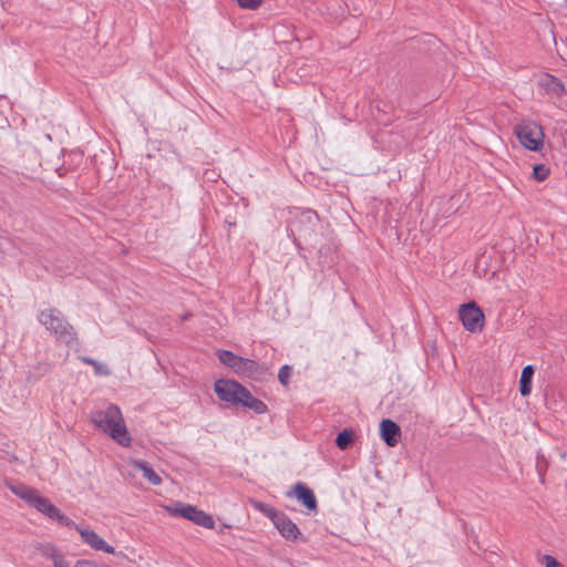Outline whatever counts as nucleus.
Wrapping results in <instances>:
<instances>
[{
  "mask_svg": "<svg viewBox=\"0 0 567 567\" xmlns=\"http://www.w3.org/2000/svg\"><path fill=\"white\" fill-rule=\"evenodd\" d=\"M214 391L219 400L233 405H243L258 414L267 412V405L240 383L229 379H218L214 383Z\"/></svg>",
  "mask_w": 567,
  "mask_h": 567,
  "instance_id": "obj_1",
  "label": "nucleus"
},
{
  "mask_svg": "<svg viewBox=\"0 0 567 567\" xmlns=\"http://www.w3.org/2000/svg\"><path fill=\"white\" fill-rule=\"evenodd\" d=\"M92 422L122 446H130L132 437L127 431L121 409L109 404L105 410L92 414Z\"/></svg>",
  "mask_w": 567,
  "mask_h": 567,
  "instance_id": "obj_2",
  "label": "nucleus"
},
{
  "mask_svg": "<svg viewBox=\"0 0 567 567\" xmlns=\"http://www.w3.org/2000/svg\"><path fill=\"white\" fill-rule=\"evenodd\" d=\"M9 489L49 519L55 520L63 526L74 525L71 518L64 515L49 498L42 496L35 488L24 484H16L9 485Z\"/></svg>",
  "mask_w": 567,
  "mask_h": 567,
  "instance_id": "obj_3",
  "label": "nucleus"
},
{
  "mask_svg": "<svg viewBox=\"0 0 567 567\" xmlns=\"http://www.w3.org/2000/svg\"><path fill=\"white\" fill-rule=\"evenodd\" d=\"M513 132L524 150L535 153L544 150L546 135L539 123L532 120L520 121Z\"/></svg>",
  "mask_w": 567,
  "mask_h": 567,
  "instance_id": "obj_4",
  "label": "nucleus"
},
{
  "mask_svg": "<svg viewBox=\"0 0 567 567\" xmlns=\"http://www.w3.org/2000/svg\"><path fill=\"white\" fill-rule=\"evenodd\" d=\"M39 321L47 330L52 332L55 338L68 344L76 340V333L73 327L62 316L58 309H47L39 313Z\"/></svg>",
  "mask_w": 567,
  "mask_h": 567,
  "instance_id": "obj_5",
  "label": "nucleus"
},
{
  "mask_svg": "<svg viewBox=\"0 0 567 567\" xmlns=\"http://www.w3.org/2000/svg\"><path fill=\"white\" fill-rule=\"evenodd\" d=\"M163 508L171 516L183 517L204 528L213 529L215 527V520L212 515L190 504L175 502L163 506Z\"/></svg>",
  "mask_w": 567,
  "mask_h": 567,
  "instance_id": "obj_6",
  "label": "nucleus"
},
{
  "mask_svg": "<svg viewBox=\"0 0 567 567\" xmlns=\"http://www.w3.org/2000/svg\"><path fill=\"white\" fill-rule=\"evenodd\" d=\"M163 508L171 516L183 517L204 528L213 529L215 527V520L212 515L190 504L175 502L163 506Z\"/></svg>",
  "mask_w": 567,
  "mask_h": 567,
  "instance_id": "obj_7",
  "label": "nucleus"
},
{
  "mask_svg": "<svg viewBox=\"0 0 567 567\" xmlns=\"http://www.w3.org/2000/svg\"><path fill=\"white\" fill-rule=\"evenodd\" d=\"M163 508L171 516L183 517L204 528L213 529L215 527V520L212 515L190 504L175 502L163 506Z\"/></svg>",
  "mask_w": 567,
  "mask_h": 567,
  "instance_id": "obj_8",
  "label": "nucleus"
},
{
  "mask_svg": "<svg viewBox=\"0 0 567 567\" xmlns=\"http://www.w3.org/2000/svg\"><path fill=\"white\" fill-rule=\"evenodd\" d=\"M217 357L223 364L239 375L256 379L262 373V369L256 361L239 357L231 351L218 350Z\"/></svg>",
  "mask_w": 567,
  "mask_h": 567,
  "instance_id": "obj_9",
  "label": "nucleus"
},
{
  "mask_svg": "<svg viewBox=\"0 0 567 567\" xmlns=\"http://www.w3.org/2000/svg\"><path fill=\"white\" fill-rule=\"evenodd\" d=\"M458 317L465 330L470 332H480L484 328L485 316L474 301L460 306Z\"/></svg>",
  "mask_w": 567,
  "mask_h": 567,
  "instance_id": "obj_10",
  "label": "nucleus"
},
{
  "mask_svg": "<svg viewBox=\"0 0 567 567\" xmlns=\"http://www.w3.org/2000/svg\"><path fill=\"white\" fill-rule=\"evenodd\" d=\"M74 527L81 536L82 542L90 546L94 550H102L109 554L114 553V548L110 546L104 539H102L94 530L83 525H71Z\"/></svg>",
  "mask_w": 567,
  "mask_h": 567,
  "instance_id": "obj_11",
  "label": "nucleus"
},
{
  "mask_svg": "<svg viewBox=\"0 0 567 567\" xmlns=\"http://www.w3.org/2000/svg\"><path fill=\"white\" fill-rule=\"evenodd\" d=\"M380 436L390 447H394L401 437L400 426L390 419H384L380 423Z\"/></svg>",
  "mask_w": 567,
  "mask_h": 567,
  "instance_id": "obj_12",
  "label": "nucleus"
},
{
  "mask_svg": "<svg viewBox=\"0 0 567 567\" xmlns=\"http://www.w3.org/2000/svg\"><path fill=\"white\" fill-rule=\"evenodd\" d=\"M274 525L286 539L296 540L300 535L297 525L284 513L278 515V517L274 520Z\"/></svg>",
  "mask_w": 567,
  "mask_h": 567,
  "instance_id": "obj_13",
  "label": "nucleus"
},
{
  "mask_svg": "<svg viewBox=\"0 0 567 567\" xmlns=\"http://www.w3.org/2000/svg\"><path fill=\"white\" fill-rule=\"evenodd\" d=\"M295 495L309 511L317 508V499L315 493L301 483H297L293 487Z\"/></svg>",
  "mask_w": 567,
  "mask_h": 567,
  "instance_id": "obj_14",
  "label": "nucleus"
},
{
  "mask_svg": "<svg viewBox=\"0 0 567 567\" xmlns=\"http://www.w3.org/2000/svg\"><path fill=\"white\" fill-rule=\"evenodd\" d=\"M130 464L134 470L141 471L144 478H146L151 484H162L161 476L151 466H148L146 462L133 460Z\"/></svg>",
  "mask_w": 567,
  "mask_h": 567,
  "instance_id": "obj_15",
  "label": "nucleus"
},
{
  "mask_svg": "<svg viewBox=\"0 0 567 567\" xmlns=\"http://www.w3.org/2000/svg\"><path fill=\"white\" fill-rule=\"evenodd\" d=\"M538 84L546 92L555 94V95H560L563 93V91H564V86L560 83V81L557 78H555V76H553L550 74H547V73L543 74L539 78Z\"/></svg>",
  "mask_w": 567,
  "mask_h": 567,
  "instance_id": "obj_16",
  "label": "nucleus"
},
{
  "mask_svg": "<svg viewBox=\"0 0 567 567\" xmlns=\"http://www.w3.org/2000/svg\"><path fill=\"white\" fill-rule=\"evenodd\" d=\"M534 377V369L532 365H526L522 370L519 379V392L523 396H527L532 392V381Z\"/></svg>",
  "mask_w": 567,
  "mask_h": 567,
  "instance_id": "obj_17",
  "label": "nucleus"
},
{
  "mask_svg": "<svg viewBox=\"0 0 567 567\" xmlns=\"http://www.w3.org/2000/svg\"><path fill=\"white\" fill-rule=\"evenodd\" d=\"M250 505L258 512L262 513L265 516L270 518L272 522L278 517L280 512H278L272 506L261 503L259 501L251 499Z\"/></svg>",
  "mask_w": 567,
  "mask_h": 567,
  "instance_id": "obj_18",
  "label": "nucleus"
},
{
  "mask_svg": "<svg viewBox=\"0 0 567 567\" xmlns=\"http://www.w3.org/2000/svg\"><path fill=\"white\" fill-rule=\"evenodd\" d=\"M353 440V433L350 430H343L336 439V444L340 450H346Z\"/></svg>",
  "mask_w": 567,
  "mask_h": 567,
  "instance_id": "obj_19",
  "label": "nucleus"
},
{
  "mask_svg": "<svg viewBox=\"0 0 567 567\" xmlns=\"http://www.w3.org/2000/svg\"><path fill=\"white\" fill-rule=\"evenodd\" d=\"M549 168L544 164H537L533 167V178L537 182H544L549 176Z\"/></svg>",
  "mask_w": 567,
  "mask_h": 567,
  "instance_id": "obj_20",
  "label": "nucleus"
},
{
  "mask_svg": "<svg viewBox=\"0 0 567 567\" xmlns=\"http://www.w3.org/2000/svg\"><path fill=\"white\" fill-rule=\"evenodd\" d=\"M292 368L290 365H284L280 368L278 379L282 385H288L291 377Z\"/></svg>",
  "mask_w": 567,
  "mask_h": 567,
  "instance_id": "obj_21",
  "label": "nucleus"
},
{
  "mask_svg": "<svg viewBox=\"0 0 567 567\" xmlns=\"http://www.w3.org/2000/svg\"><path fill=\"white\" fill-rule=\"evenodd\" d=\"M237 3L243 9L257 10L262 4V0H237Z\"/></svg>",
  "mask_w": 567,
  "mask_h": 567,
  "instance_id": "obj_22",
  "label": "nucleus"
},
{
  "mask_svg": "<svg viewBox=\"0 0 567 567\" xmlns=\"http://www.w3.org/2000/svg\"><path fill=\"white\" fill-rule=\"evenodd\" d=\"M48 555H50L51 559H52V564L54 567H62V564H63V558L60 554H58L55 551L54 548H48Z\"/></svg>",
  "mask_w": 567,
  "mask_h": 567,
  "instance_id": "obj_23",
  "label": "nucleus"
},
{
  "mask_svg": "<svg viewBox=\"0 0 567 567\" xmlns=\"http://www.w3.org/2000/svg\"><path fill=\"white\" fill-rule=\"evenodd\" d=\"M540 563L545 565V567H560L558 561L548 555L544 556Z\"/></svg>",
  "mask_w": 567,
  "mask_h": 567,
  "instance_id": "obj_24",
  "label": "nucleus"
},
{
  "mask_svg": "<svg viewBox=\"0 0 567 567\" xmlns=\"http://www.w3.org/2000/svg\"><path fill=\"white\" fill-rule=\"evenodd\" d=\"M93 369L96 374H100V375H109L110 374V369L100 362H99L97 368H93Z\"/></svg>",
  "mask_w": 567,
  "mask_h": 567,
  "instance_id": "obj_25",
  "label": "nucleus"
},
{
  "mask_svg": "<svg viewBox=\"0 0 567 567\" xmlns=\"http://www.w3.org/2000/svg\"><path fill=\"white\" fill-rule=\"evenodd\" d=\"M82 361L89 365H92L93 368H97L99 362L91 358H83Z\"/></svg>",
  "mask_w": 567,
  "mask_h": 567,
  "instance_id": "obj_26",
  "label": "nucleus"
}]
</instances>
